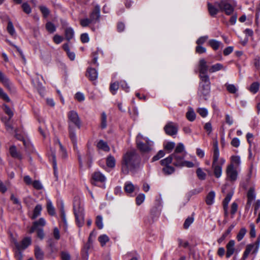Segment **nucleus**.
Here are the masks:
<instances>
[{"mask_svg": "<svg viewBox=\"0 0 260 260\" xmlns=\"http://www.w3.org/2000/svg\"><path fill=\"white\" fill-rule=\"evenodd\" d=\"M208 37L207 36L201 37L197 40V41H196V43L198 45H202V44H204L206 41V40L208 39Z\"/></svg>", "mask_w": 260, "mask_h": 260, "instance_id": "obj_64", "label": "nucleus"}, {"mask_svg": "<svg viewBox=\"0 0 260 260\" xmlns=\"http://www.w3.org/2000/svg\"><path fill=\"white\" fill-rule=\"evenodd\" d=\"M193 218L192 217H189L187 219H186L183 224L184 229H188L190 225L193 222Z\"/></svg>", "mask_w": 260, "mask_h": 260, "instance_id": "obj_57", "label": "nucleus"}, {"mask_svg": "<svg viewBox=\"0 0 260 260\" xmlns=\"http://www.w3.org/2000/svg\"><path fill=\"white\" fill-rule=\"evenodd\" d=\"M74 35V32L73 29L71 28H67L65 30V36L66 39L68 41H70L71 39H72Z\"/></svg>", "mask_w": 260, "mask_h": 260, "instance_id": "obj_35", "label": "nucleus"}, {"mask_svg": "<svg viewBox=\"0 0 260 260\" xmlns=\"http://www.w3.org/2000/svg\"><path fill=\"white\" fill-rule=\"evenodd\" d=\"M80 39L81 42L83 43L88 42L89 41L88 35L87 33H84L81 34Z\"/></svg>", "mask_w": 260, "mask_h": 260, "instance_id": "obj_61", "label": "nucleus"}, {"mask_svg": "<svg viewBox=\"0 0 260 260\" xmlns=\"http://www.w3.org/2000/svg\"><path fill=\"white\" fill-rule=\"evenodd\" d=\"M75 98L79 102H82L85 100L84 94L80 92H78L76 93L75 95Z\"/></svg>", "mask_w": 260, "mask_h": 260, "instance_id": "obj_60", "label": "nucleus"}, {"mask_svg": "<svg viewBox=\"0 0 260 260\" xmlns=\"http://www.w3.org/2000/svg\"><path fill=\"white\" fill-rule=\"evenodd\" d=\"M184 152H185L184 151V145L182 143H180L176 146L175 151L173 153L183 154Z\"/></svg>", "mask_w": 260, "mask_h": 260, "instance_id": "obj_39", "label": "nucleus"}, {"mask_svg": "<svg viewBox=\"0 0 260 260\" xmlns=\"http://www.w3.org/2000/svg\"><path fill=\"white\" fill-rule=\"evenodd\" d=\"M31 243V239L30 237H25L20 243L17 241L14 242L15 246L17 251L16 252V255L18 258V260H22L23 254L21 250H23L27 248Z\"/></svg>", "mask_w": 260, "mask_h": 260, "instance_id": "obj_5", "label": "nucleus"}, {"mask_svg": "<svg viewBox=\"0 0 260 260\" xmlns=\"http://www.w3.org/2000/svg\"><path fill=\"white\" fill-rule=\"evenodd\" d=\"M92 22V21L90 19V18L83 19L80 20V24L82 27H86Z\"/></svg>", "mask_w": 260, "mask_h": 260, "instance_id": "obj_58", "label": "nucleus"}, {"mask_svg": "<svg viewBox=\"0 0 260 260\" xmlns=\"http://www.w3.org/2000/svg\"><path fill=\"white\" fill-rule=\"evenodd\" d=\"M37 229H41L46 224V221L43 218H40L38 220L33 223Z\"/></svg>", "mask_w": 260, "mask_h": 260, "instance_id": "obj_38", "label": "nucleus"}, {"mask_svg": "<svg viewBox=\"0 0 260 260\" xmlns=\"http://www.w3.org/2000/svg\"><path fill=\"white\" fill-rule=\"evenodd\" d=\"M235 242L233 240H230L226 245V258L230 257L235 252Z\"/></svg>", "mask_w": 260, "mask_h": 260, "instance_id": "obj_15", "label": "nucleus"}, {"mask_svg": "<svg viewBox=\"0 0 260 260\" xmlns=\"http://www.w3.org/2000/svg\"><path fill=\"white\" fill-rule=\"evenodd\" d=\"M215 193L214 191H210L207 195L206 203L208 205H211L214 203Z\"/></svg>", "mask_w": 260, "mask_h": 260, "instance_id": "obj_23", "label": "nucleus"}, {"mask_svg": "<svg viewBox=\"0 0 260 260\" xmlns=\"http://www.w3.org/2000/svg\"><path fill=\"white\" fill-rule=\"evenodd\" d=\"M140 158L137 151L133 149L128 150L122 157L121 161V172L126 175L129 172L137 169L139 166Z\"/></svg>", "mask_w": 260, "mask_h": 260, "instance_id": "obj_1", "label": "nucleus"}, {"mask_svg": "<svg viewBox=\"0 0 260 260\" xmlns=\"http://www.w3.org/2000/svg\"><path fill=\"white\" fill-rule=\"evenodd\" d=\"M225 86L227 90L231 93H236L238 90L237 88L234 84L226 83Z\"/></svg>", "mask_w": 260, "mask_h": 260, "instance_id": "obj_36", "label": "nucleus"}, {"mask_svg": "<svg viewBox=\"0 0 260 260\" xmlns=\"http://www.w3.org/2000/svg\"><path fill=\"white\" fill-rule=\"evenodd\" d=\"M39 9L45 18L47 17L50 14L49 10L46 6H39Z\"/></svg>", "mask_w": 260, "mask_h": 260, "instance_id": "obj_43", "label": "nucleus"}, {"mask_svg": "<svg viewBox=\"0 0 260 260\" xmlns=\"http://www.w3.org/2000/svg\"><path fill=\"white\" fill-rule=\"evenodd\" d=\"M135 186L131 182H127L124 186V190L126 192L130 193L134 191Z\"/></svg>", "mask_w": 260, "mask_h": 260, "instance_id": "obj_37", "label": "nucleus"}, {"mask_svg": "<svg viewBox=\"0 0 260 260\" xmlns=\"http://www.w3.org/2000/svg\"><path fill=\"white\" fill-rule=\"evenodd\" d=\"M209 67L207 65V62L204 58H202L199 62V70L200 73V78L205 76H208L207 75L208 71H209Z\"/></svg>", "mask_w": 260, "mask_h": 260, "instance_id": "obj_12", "label": "nucleus"}, {"mask_svg": "<svg viewBox=\"0 0 260 260\" xmlns=\"http://www.w3.org/2000/svg\"><path fill=\"white\" fill-rule=\"evenodd\" d=\"M98 240L101 246H104L109 241V238L106 235H102L98 238Z\"/></svg>", "mask_w": 260, "mask_h": 260, "instance_id": "obj_40", "label": "nucleus"}, {"mask_svg": "<svg viewBox=\"0 0 260 260\" xmlns=\"http://www.w3.org/2000/svg\"><path fill=\"white\" fill-rule=\"evenodd\" d=\"M235 224H232L228 228V229L223 234L222 236L218 240V242L219 243L222 242L224 239L226 237V236L231 233V231L234 228Z\"/></svg>", "mask_w": 260, "mask_h": 260, "instance_id": "obj_33", "label": "nucleus"}, {"mask_svg": "<svg viewBox=\"0 0 260 260\" xmlns=\"http://www.w3.org/2000/svg\"><path fill=\"white\" fill-rule=\"evenodd\" d=\"M260 244V238H257L256 241L246 246L245 250L243 255V259H246L250 253L255 255L259 249Z\"/></svg>", "mask_w": 260, "mask_h": 260, "instance_id": "obj_6", "label": "nucleus"}, {"mask_svg": "<svg viewBox=\"0 0 260 260\" xmlns=\"http://www.w3.org/2000/svg\"><path fill=\"white\" fill-rule=\"evenodd\" d=\"M186 152H184L183 154H172V157H173V164L176 167H181L184 162V159L186 155Z\"/></svg>", "mask_w": 260, "mask_h": 260, "instance_id": "obj_13", "label": "nucleus"}, {"mask_svg": "<svg viewBox=\"0 0 260 260\" xmlns=\"http://www.w3.org/2000/svg\"><path fill=\"white\" fill-rule=\"evenodd\" d=\"M5 112L9 116V119L13 116V113L8 106L6 104L3 105Z\"/></svg>", "mask_w": 260, "mask_h": 260, "instance_id": "obj_53", "label": "nucleus"}, {"mask_svg": "<svg viewBox=\"0 0 260 260\" xmlns=\"http://www.w3.org/2000/svg\"><path fill=\"white\" fill-rule=\"evenodd\" d=\"M136 141L137 148L142 154L149 153L153 149V142L141 134L137 135Z\"/></svg>", "mask_w": 260, "mask_h": 260, "instance_id": "obj_3", "label": "nucleus"}, {"mask_svg": "<svg viewBox=\"0 0 260 260\" xmlns=\"http://www.w3.org/2000/svg\"><path fill=\"white\" fill-rule=\"evenodd\" d=\"M186 118L190 121H193L196 117V113L191 108H189L188 111L186 114Z\"/></svg>", "mask_w": 260, "mask_h": 260, "instance_id": "obj_24", "label": "nucleus"}, {"mask_svg": "<svg viewBox=\"0 0 260 260\" xmlns=\"http://www.w3.org/2000/svg\"><path fill=\"white\" fill-rule=\"evenodd\" d=\"M97 147L99 149H102L105 151H109L110 150V148L108 145L107 143L104 141L103 140H100L99 142L97 144Z\"/></svg>", "mask_w": 260, "mask_h": 260, "instance_id": "obj_25", "label": "nucleus"}, {"mask_svg": "<svg viewBox=\"0 0 260 260\" xmlns=\"http://www.w3.org/2000/svg\"><path fill=\"white\" fill-rule=\"evenodd\" d=\"M197 112L203 117H205L208 115V110L204 108H200L197 110Z\"/></svg>", "mask_w": 260, "mask_h": 260, "instance_id": "obj_51", "label": "nucleus"}, {"mask_svg": "<svg viewBox=\"0 0 260 260\" xmlns=\"http://www.w3.org/2000/svg\"><path fill=\"white\" fill-rule=\"evenodd\" d=\"M162 172L164 173L166 175H169L172 174H173L175 171V169L174 167L170 166H165L162 168Z\"/></svg>", "mask_w": 260, "mask_h": 260, "instance_id": "obj_34", "label": "nucleus"}, {"mask_svg": "<svg viewBox=\"0 0 260 260\" xmlns=\"http://www.w3.org/2000/svg\"><path fill=\"white\" fill-rule=\"evenodd\" d=\"M201 82L198 89V93L199 96H203L207 100V96L209 95L210 91V82L209 76L201 77Z\"/></svg>", "mask_w": 260, "mask_h": 260, "instance_id": "obj_4", "label": "nucleus"}, {"mask_svg": "<svg viewBox=\"0 0 260 260\" xmlns=\"http://www.w3.org/2000/svg\"><path fill=\"white\" fill-rule=\"evenodd\" d=\"M68 117L69 119V136L74 145H76L77 139L76 135V131L75 128L71 125V123L74 124L79 129L80 128L81 125V121L79 117L78 113L75 111H71L68 113Z\"/></svg>", "mask_w": 260, "mask_h": 260, "instance_id": "obj_2", "label": "nucleus"}, {"mask_svg": "<svg viewBox=\"0 0 260 260\" xmlns=\"http://www.w3.org/2000/svg\"><path fill=\"white\" fill-rule=\"evenodd\" d=\"M207 8L210 15L213 17H215L217 14L220 12L219 8L215 4L213 5L208 3L207 4Z\"/></svg>", "mask_w": 260, "mask_h": 260, "instance_id": "obj_17", "label": "nucleus"}, {"mask_svg": "<svg viewBox=\"0 0 260 260\" xmlns=\"http://www.w3.org/2000/svg\"><path fill=\"white\" fill-rule=\"evenodd\" d=\"M7 31L10 34V35L13 36L15 34V30L13 24L11 21H9L8 23L7 26Z\"/></svg>", "mask_w": 260, "mask_h": 260, "instance_id": "obj_42", "label": "nucleus"}, {"mask_svg": "<svg viewBox=\"0 0 260 260\" xmlns=\"http://www.w3.org/2000/svg\"><path fill=\"white\" fill-rule=\"evenodd\" d=\"M73 209L74 215L84 214L83 205L78 197L75 198Z\"/></svg>", "mask_w": 260, "mask_h": 260, "instance_id": "obj_11", "label": "nucleus"}, {"mask_svg": "<svg viewBox=\"0 0 260 260\" xmlns=\"http://www.w3.org/2000/svg\"><path fill=\"white\" fill-rule=\"evenodd\" d=\"M86 76L90 80L95 81L98 78V73L95 69L89 68L87 70Z\"/></svg>", "mask_w": 260, "mask_h": 260, "instance_id": "obj_18", "label": "nucleus"}, {"mask_svg": "<svg viewBox=\"0 0 260 260\" xmlns=\"http://www.w3.org/2000/svg\"><path fill=\"white\" fill-rule=\"evenodd\" d=\"M47 209L48 213L51 216H54L55 214V209L50 200H48L47 202Z\"/></svg>", "mask_w": 260, "mask_h": 260, "instance_id": "obj_30", "label": "nucleus"}, {"mask_svg": "<svg viewBox=\"0 0 260 260\" xmlns=\"http://www.w3.org/2000/svg\"><path fill=\"white\" fill-rule=\"evenodd\" d=\"M221 70H225L226 68L224 67L222 64L217 63L211 66L209 69V72L212 73Z\"/></svg>", "mask_w": 260, "mask_h": 260, "instance_id": "obj_20", "label": "nucleus"}, {"mask_svg": "<svg viewBox=\"0 0 260 260\" xmlns=\"http://www.w3.org/2000/svg\"><path fill=\"white\" fill-rule=\"evenodd\" d=\"M172 161L173 162V157H172V154H171L168 157H167L164 159H162L160 161V164L162 166H170L169 165Z\"/></svg>", "mask_w": 260, "mask_h": 260, "instance_id": "obj_41", "label": "nucleus"}, {"mask_svg": "<svg viewBox=\"0 0 260 260\" xmlns=\"http://www.w3.org/2000/svg\"><path fill=\"white\" fill-rule=\"evenodd\" d=\"M231 164L239 165L240 164V157L239 156H232L231 157Z\"/></svg>", "mask_w": 260, "mask_h": 260, "instance_id": "obj_62", "label": "nucleus"}, {"mask_svg": "<svg viewBox=\"0 0 260 260\" xmlns=\"http://www.w3.org/2000/svg\"><path fill=\"white\" fill-rule=\"evenodd\" d=\"M118 88L119 84L118 82H114L110 84V90L113 94H115L116 93V92Z\"/></svg>", "mask_w": 260, "mask_h": 260, "instance_id": "obj_49", "label": "nucleus"}, {"mask_svg": "<svg viewBox=\"0 0 260 260\" xmlns=\"http://www.w3.org/2000/svg\"><path fill=\"white\" fill-rule=\"evenodd\" d=\"M92 179L95 181L101 182H105L106 180L105 176L100 172H94L92 175Z\"/></svg>", "mask_w": 260, "mask_h": 260, "instance_id": "obj_22", "label": "nucleus"}, {"mask_svg": "<svg viewBox=\"0 0 260 260\" xmlns=\"http://www.w3.org/2000/svg\"><path fill=\"white\" fill-rule=\"evenodd\" d=\"M46 28L50 33H53L56 30L55 25L51 22H48L46 24Z\"/></svg>", "mask_w": 260, "mask_h": 260, "instance_id": "obj_46", "label": "nucleus"}, {"mask_svg": "<svg viewBox=\"0 0 260 260\" xmlns=\"http://www.w3.org/2000/svg\"><path fill=\"white\" fill-rule=\"evenodd\" d=\"M166 134L169 136L176 135L178 131V125L177 123L170 121L164 127Z\"/></svg>", "mask_w": 260, "mask_h": 260, "instance_id": "obj_9", "label": "nucleus"}, {"mask_svg": "<svg viewBox=\"0 0 260 260\" xmlns=\"http://www.w3.org/2000/svg\"><path fill=\"white\" fill-rule=\"evenodd\" d=\"M246 230L245 228H243L240 229L238 234L237 235V239L238 241H240L244 237L246 233Z\"/></svg>", "mask_w": 260, "mask_h": 260, "instance_id": "obj_47", "label": "nucleus"}, {"mask_svg": "<svg viewBox=\"0 0 260 260\" xmlns=\"http://www.w3.org/2000/svg\"><path fill=\"white\" fill-rule=\"evenodd\" d=\"M209 45L214 50H217L220 47L222 43L214 39H211L209 41Z\"/></svg>", "mask_w": 260, "mask_h": 260, "instance_id": "obj_27", "label": "nucleus"}, {"mask_svg": "<svg viewBox=\"0 0 260 260\" xmlns=\"http://www.w3.org/2000/svg\"><path fill=\"white\" fill-rule=\"evenodd\" d=\"M42 209V207L41 205H40V204L37 205L34 210L33 214L31 217V218L32 219H35L37 217H38L41 214Z\"/></svg>", "mask_w": 260, "mask_h": 260, "instance_id": "obj_28", "label": "nucleus"}, {"mask_svg": "<svg viewBox=\"0 0 260 260\" xmlns=\"http://www.w3.org/2000/svg\"><path fill=\"white\" fill-rule=\"evenodd\" d=\"M247 202L245 206V210H249L253 201L255 198V193L254 189L253 187H250L248 190L247 194Z\"/></svg>", "mask_w": 260, "mask_h": 260, "instance_id": "obj_14", "label": "nucleus"}, {"mask_svg": "<svg viewBox=\"0 0 260 260\" xmlns=\"http://www.w3.org/2000/svg\"><path fill=\"white\" fill-rule=\"evenodd\" d=\"M35 255L38 260H43L44 253L38 245H36L35 247Z\"/></svg>", "mask_w": 260, "mask_h": 260, "instance_id": "obj_21", "label": "nucleus"}, {"mask_svg": "<svg viewBox=\"0 0 260 260\" xmlns=\"http://www.w3.org/2000/svg\"><path fill=\"white\" fill-rule=\"evenodd\" d=\"M0 81L7 88L11 89L12 83L10 80L0 71Z\"/></svg>", "mask_w": 260, "mask_h": 260, "instance_id": "obj_19", "label": "nucleus"}, {"mask_svg": "<svg viewBox=\"0 0 260 260\" xmlns=\"http://www.w3.org/2000/svg\"><path fill=\"white\" fill-rule=\"evenodd\" d=\"M101 127L102 129L107 127V115L105 112L102 113Z\"/></svg>", "mask_w": 260, "mask_h": 260, "instance_id": "obj_44", "label": "nucleus"}, {"mask_svg": "<svg viewBox=\"0 0 260 260\" xmlns=\"http://www.w3.org/2000/svg\"><path fill=\"white\" fill-rule=\"evenodd\" d=\"M116 160L114 157L112 155H109L107 157L106 159L107 166L111 168H113L115 166Z\"/></svg>", "mask_w": 260, "mask_h": 260, "instance_id": "obj_29", "label": "nucleus"}, {"mask_svg": "<svg viewBox=\"0 0 260 260\" xmlns=\"http://www.w3.org/2000/svg\"><path fill=\"white\" fill-rule=\"evenodd\" d=\"M0 98L7 102H9L10 101V99L8 95L4 91L2 88H0Z\"/></svg>", "mask_w": 260, "mask_h": 260, "instance_id": "obj_54", "label": "nucleus"}, {"mask_svg": "<svg viewBox=\"0 0 260 260\" xmlns=\"http://www.w3.org/2000/svg\"><path fill=\"white\" fill-rule=\"evenodd\" d=\"M37 236L41 240H43L44 238L45 234L43 228L38 229L37 230Z\"/></svg>", "mask_w": 260, "mask_h": 260, "instance_id": "obj_63", "label": "nucleus"}, {"mask_svg": "<svg viewBox=\"0 0 260 260\" xmlns=\"http://www.w3.org/2000/svg\"><path fill=\"white\" fill-rule=\"evenodd\" d=\"M165 155V152L163 150H160L158 151V152L154 155L153 158H152V161H155L158 159H159L160 158L162 157Z\"/></svg>", "mask_w": 260, "mask_h": 260, "instance_id": "obj_52", "label": "nucleus"}, {"mask_svg": "<svg viewBox=\"0 0 260 260\" xmlns=\"http://www.w3.org/2000/svg\"><path fill=\"white\" fill-rule=\"evenodd\" d=\"M196 173L199 179L203 180L206 179V174L203 171L201 168H199L197 170Z\"/></svg>", "mask_w": 260, "mask_h": 260, "instance_id": "obj_45", "label": "nucleus"}, {"mask_svg": "<svg viewBox=\"0 0 260 260\" xmlns=\"http://www.w3.org/2000/svg\"><path fill=\"white\" fill-rule=\"evenodd\" d=\"M144 194L141 193L139 194L136 198V203L138 205H141L145 200Z\"/></svg>", "mask_w": 260, "mask_h": 260, "instance_id": "obj_56", "label": "nucleus"}, {"mask_svg": "<svg viewBox=\"0 0 260 260\" xmlns=\"http://www.w3.org/2000/svg\"><path fill=\"white\" fill-rule=\"evenodd\" d=\"M76 221L79 227H81L84 222V214L75 215Z\"/></svg>", "mask_w": 260, "mask_h": 260, "instance_id": "obj_31", "label": "nucleus"}, {"mask_svg": "<svg viewBox=\"0 0 260 260\" xmlns=\"http://www.w3.org/2000/svg\"><path fill=\"white\" fill-rule=\"evenodd\" d=\"M9 152L11 155L14 158H17L19 159L22 158L21 155L17 152L15 146H13L10 148Z\"/></svg>", "mask_w": 260, "mask_h": 260, "instance_id": "obj_26", "label": "nucleus"}, {"mask_svg": "<svg viewBox=\"0 0 260 260\" xmlns=\"http://www.w3.org/2000/svg\"><path fill=\"white\" fill-rule=\"evenodd\" d=\"M22 8L23 11L26 14H29L31 11L30 6L27 3H23L22 5Z\"/></svg>", "mask_w": 260, "mask_h": 260, "instance_id": "obj_59", "label": "nucleus"}, {"mask_svg": "<svg viewBox=\"0 0 260 260\" xmlns=\"http://www.w3.org/2000/svg\"><path fill=\"white\" fill-rule=\"evenodd\" d=\"M225 162L223 158H213L212 168L213 170L215 176L218 178L222 174V166Z\"/></svg>", "mask_w": 260, "mask_h": 260, "instance_id": "obj_7", "label": "nucleus"}, {"mask_svg": "<svg viewBox=\"0 0 260 260\" xmlns=\"http://www.w3.org/2000/svg\"><path fill=\"white\" fill-rule=\"evenodd\" d=\"M95 224L99 229H102L103 228V218L102 216L98 215L96 216L95 220Z\"/></svg>", "mask_w": 260, "mask_h": 260, "instance_id": "obj_50", "label": "nucleus"}, {"mask_svg": "<svg viewBox=\"0 0 260 260\" xmlns=\"http://www.w3.org/2000/svg\"><path fill=\"white\" fill-rule=\"evenodd\" d=\"M233 196V193H229L225 199H224L223 201V206H227L228 207V204L230 201H231L232 197Z\"/></svg>", "mask_w": 260, "mask_h": 260, "instance_id": "obj_55", "label": "nucleus"}, {"mask_svg": "<svg viewBox=\"0 0 260 260\" xmlns=\"http://www.w3.org/2000/svg\"><path fill=\"white\" fill-rule=\"evenodd\" d=\"M213 158H219V150L218 148V142L215 141L213 142Z\"/></svg>", "mask_w": 260, "mask_h": 260, "instance_id": "obj_32", "label": "nucleus"}, {"mask_svg": "<svg viewBox=\"0 0 260 260\" xmlns=\"http://www.w3.org/2000/svg\"><path fill=\"white\" fill-rule=\"evenodd\" d=\"M215 4L220 10V12H224L227 15H231L234 11V8L228 0H221L215 2Z\"/></svg>", "mask_w": 260, "mask_h": 260, "instance_id": "obj_8", "label": "nucleus"}, {"mask_svg": "<svg viewBox=\"0 0 260 260\" xmlns=\"http://www.w3.org/2000/svg\"><path fill=\"white\" fill-rule=\"evenodd\" d=\"M226 174L228 178L231 181H235L237 179L238 172L235 168L234 164L229 165L226 170Z\"/></svg>", "mask_w": 260, "mask_h": 260, "instance_id": "obj_10", "label": "nucleus"}, {"mask_svg": "<svg viewBox=\"0 0 260 260\" xmlns=\"http://www.w3.org/2000/svg\"><path fill=\"white\" fill-rule=\"evenodd\" d=\"M259 85L258 83L253 82L250 85L249 90L253 93H255L258 91V90L259 89Z\"/></svg>", "mask_w": 260, "mask_h": 260, "instance_id": "obj_48", "label": "nucleus"}, {"mask_svg": "<svg viewBox=\"0 0 260 260\" xmlns=\"http://www.w3.org/2000/svg\"><path fill=\"white\" fill-rule=\"evenodd\" d=\"M100 17V7L99 5L94 6V9L90 14V19L92 21H99Z\"/></svg>", "mask_w": 260, "mask_h": 260, "instance_id": "obj_16", "label": "nucleus"}]
</instances>
